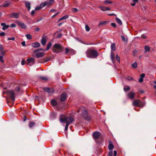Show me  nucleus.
Instances as JSON below:
<instances>
[{
  "instance_id": "1",
  "label": "nucleus",
  "mask_w": 156,
  "mask_h": 156,
  "mask_svg": "<svg viewBox=\"0 0 156 156\" xmlns=\"http://www.w3.org/2000/svg\"><path fill=\"white\" fill-rule=\"evenodd\" d=\"M63 48L60 44H56L53 46L52 50L55 53H58L62 51Z\"/></svg>"
},
{
  "instance_id": "2",
  "label": "nucleus",
  "mask_w": 156,
  "mask_h": 156,
  "mask_svg": "<svg viewBox=\"0 0 156 156\" xmlns=\"http://www.w3.org/2000/svg\"><path fill=\"white\" fill-rule=\"evenodd\" d=\"M54 1V0H49L48 1L45 2L43 3H41L40 6L36 7L35 10V11L38 10L46 6L49 7L53 3Z\"/></svg>"
},
{
  "instance_id": "3",
  "label": "nucleus",
  "mask_w": 156,
  "mask_h": 156,
  "mask_svg": "<svg viewBox=\"0 0 156 156\" xmlns=\"http://www.w3.org/2000/svg\"><path fill=\"white\" fill-rule=\"evenodd\" d=\"M87 56L90 58H94L98 55V53L97 51L94 50H89L87 51Z\"/></svg>"
},
{
  "instance_id": "4",
  "label": "nucleus",
  "mask_w": 156,
  "mask_h": 156,
  "mask_svg": "<svg viewBox=\"0 0 156 156\" xmlns=\"http://www.w3.org/2000/svg\"><path fill=\"white\" fill-rule=\"evenodd\" d=\"M60 118V121L61 122H66V123H69V124L70 123L72 122L73 120V119L72 117H66L63 115H61Z\"/></svg>"
},
{
  "instance_id": "5",
  "label": "nucleus",
  "mask_w": 156,
  "mask_h": 156,
  "mask_svg": "<svg viewBox=\"0 0 156 156\" xmlns=\"http://www.w3.org/2000/svg\"><path fill=\"white\" fill-rule=\"evenodd\" d=\"M82 115L83 118L87 121H90L92 118L91 115L88 114V112L86 110L83 111Z\"/></svg>"
},
{
  "instance_id": "6",
  "label": "nucleus",
  "mask_w": 156,
  "mask_h": 156,
  "mask_svg": "<svg viewBox=\"0 0 156 156\" xmlns=\"http://www.w3.org/2000/svg\"><path fill=\"white\" fill-rule=\"evenodd\" d=\"M133 104L134 106L139 107H142L145 104L143 102L139 99L135 100L133 101Z\"/></svg>"
},
{
  "instance_id": "7",
  "label": "nucleus",
  "mask_w": 156,
  "mask_h": 156,
  "mask_svg": "<svg viewBox=\"0 0 156 156\" xmlns=\"http://www.w3.org/2000/svg\"><path fill=\"white\" fill-rule=\"evenodd\" d=\"M4 93H6V94L9 97L12 101H14V93L13 91L8 90Z\"/></svg>"
},
{
  "instance_id": "8",
  "label": "nucleus",
  "mask_w": 156,
  "mask_h": 156,
  "mask_svg": "<svg viewBox=\"0 0 156 156\" xmlns=\"http://www.w3.org/2000/svg\"><path fill=\"white\" fill-rule=\"evenodd\" d=\"M60 98L61 101H64L67 99V94L65 93H62L60 95Z\"/></svg>"
},
{
  "instance_id": "9",
  "label": "nucleus",
  "mask_w": 156,
  "mask_h": 156,
  "mask_svg": "<svg viewBox=\"0 0 156 156\" xmlns=\"http://www.w3.org/2000/svg\"><path fill=\"white\" fill-rule=\"evenodd\" d=\"M16 23L22 28L25 29L27 28V26L25 24L19 21H17Z\"/></svg>"
},
{
  "instance_id": "10",
  "label": "nucleus",
  "mask_w": 156,
  "mask_h": 156,
  "mask_svg": "<svg viewBox=\"0 0 156 156\" xmlns=\"http://www.w3.org/2000/svg\"><path fill=\"white\" fill-rule=\"evenodd\" d=\"M101 133L99 132L95 131L94 132L93 135L94 139L95 140L98 139L101 136Z\"/></svg>"
},
{
  "instance_id": "11",
  "label": "nucleus",
  "mask_w": 156,
  "mask_h": 156,
  "mask_svg": "<svg viewBox=\"0 0 156 156\" xmlns=\"http://www.w3.org/2000/svg\"><path fill=\"white\" fill-rule=\"evenodd\" d=\"M27 64H28L30 63H32L33 64L35 63V59L33 57H31L28 58L27 59Z\"/></svg>"
},
{
  "instance_id": "12",
  "label": "nucleus",
  "mask_w": 156,
  "mask_h": 156,
  "mask_svg": "<svg viewBox=\"0 0 156 156\" xmlns=\"http://www.w3.org/2000/svg\"><path fill=\"white\" fill-rule=\"evenodd\" d=\"M9 16L11 18H18L19 17V14L16 13H12L11 14H9Z\"/></svg>"
},
{
  "instance_id": "13",
  "label": "nucleus",
  "mask_w": 156,
  "mask_h": 156,
  "mask_svg": "<svg viewBox=\"0 0 156 156\" xmlns=\"http://www.w3.org/2000/svg\"><path fill=\"white\" fill-rule=\"evenodd\" d=\"M134 95L135 94L132 91L130 92L128 94V96L131 99L134 98Z\"/></svg>"
},
{
  "instance_id": "14",
  "label": "nucleus",
  "mask_w": 156,
  "mask_h": 156,
  "mask_svg": "<svg viewBox=\"0 0 156 156\" xmlns=\"http://www.w3.org/2000/svg\"><path fill=\"white\" fill-rule=\"evenodd\" d=\"M1 25L2 26H3L2 29L3 30H6L9 27V25H6V24L4 23H1Z\"/></svg>"
},
{
  "instance_id": "15",
  "label": "nucleus",
  "mask_w": 156,
  "mask_h": 156,
  "mask_svg": "<svg viewBox=\"0 0 156 156\" xmlns=\"http://www.w3.org/2000/svg\"><path fill=\"white\" fill-rule=\"evenodd\" d=\"M44 54V52H38L36 53V56L37 58H41L43 57Z\"/></svg>"
},
{
  "instance_id": "16",
  "label": "nucleus",
  "mask_w": 156,
  "mask_h": 156,
  "mask_svg": "<svg viewBox=\"0 0 156 156\" xmlns=\"http://www.w3.org/2000/svg\"><path fill=\"white\" fill-rule=\"evenodd\" d=\"M111 58L112 62L114 63L115 61V54L112 51L111 52Z\"/></svg>"
},
{
  "instance_id": "17",
  "label": "nucleus",
  "mask_w": 156,
  "mask_h": 156,
  "mask_svg": "<svg viewBox=\"0 0 156 156\" xmlns=\"http://www.w3.org/2000/svg\"><path fill=\"white\" fill-rule=\"evenodd\" d=\"M32 46L33 48H37L39 47L40 46V44L39 43L36 42L34 43H33Z\"/></svg>"
},
{
  "instance_id": "18",
  "label": "nucleus",
  "mask_w": 156,
  "mask_h": 156,
  "mask_svg": "<svg viewBox=\"0 0 156 156\" xmlns=\"http://www.w3.org/2000/svg\"><path fill=\"white\" fill-rule=\"evenodd\" d=\"M25 3L26 7L27 8L28 10H29L30 9V3L29 2H26Z\"/></svg>"
},
{
  "instance_id": "19",
  "label": "nucleus",
  "mask_w": 156,
  "mask_h": 156,
  "mask_svg": "<svg viewBox=\"0 0 156 156\" xmlns=\"http://www.w3.org/2000/svg\"><path fill=\"white\" fill-rule=\"evenodd\" d=\"M108 23V21H101L99 23L98 26L99 27H101L103 25L107 24Z\"/></svg>"
},
{
  "instance_id": "20",
  "label": "nucleus",
  "mask_w": 156,
  "mask_h": 156,
  "mask_svg": "<svg viewBox=\"0 0 156 156\" xmlns=\"http://www.w3.org/2000/svg\"><path fill=\"white\" fill-rule=\"evenodd\" d=\"M145 74L144 73L142 74L140 76V78L139 80V81L140 82H142L143 81V78L145 77Z\"/></svg>"
},
{
  "instance_id": "21",
  "label": "nucleus",
  "mask_w": 156,
  "mask_h": 156,
  "mask_svg": "<svg viewBox=\"0 0 156 156\" xmlns=\"http://www.w3.org/2000/svg\"><path fill=\"white\" fill-rule=\"evenodd\" d=\"M41 43L43 45H44L46 44V41L44 37L42 38L41 41Z\"/></svg>"
},
{
  "instance_id": "22",
  "label": "nucleus",
  "mask_w": 156,
  "mask_h": 156,
  "mask_svg": "<svg viewBox=\"0 0 156 156\" xmlns=\"http://www.w3.org/2000/svg\"><path fill=\"white\" fill-rule=\"evenodd\" d=\"M50 60V59L49 58L45 57L43 60H41V61L40 62L43 63L44 62H48Z\"/></svg>"
},
{
  "instance_id": "23",
  "label": "nucleus",
  "mask_w": 156,
  "mask_h": 156,
  "mask_svg": "<svg viewBox=\"0 0 156 156\" xmlns=\"http://www.w3.org/2000/svg\"><path fill=\"white\" fill-rule=\"evenodd\" d=\"M51 104L53 105L54 106H55L57 105V102L55 100L53 99L51 101Z\"/></svg>"
},
{
  "instance_id": "24",
  "label": "nucleus",
  "mask_w": 156,
  "mask_h": 156,
  "mask_svg": "<svg viewBox=\"0 0 156 156\" xmlns=\"http://www.w3.org/2000/svg\"><path fill=\"white\" fill-rule=\"evenodd\" d=\"M130 90V87L129 86H125L124 87L123 90L124 91L126 92Z\"/></svg>"
},
{
  "instance_id": "25",
  "label": "nucleus",
  "mask_w": 156,
  "mask_h": 156,
  "mask_svg": "<svg viewBox=\"0 0 156 156\" xmlns=\"http://www.w3.org/2000/svg\"><path fill=\"white\" fill-rule=\"evenodd\" d=\"M115 20L117 23L120 25H122V22L121 20L119 18L117 17L115 19Z\"/></svg>"
},
{
  "instance_id": "26",
  "label": "nucleus",
  "mask_w": 156,
  "mask_h": 156,
  "mask_svg": "<svg viewBox=\"0 0 156 156\" xmlns=\"http://www.w3.org/2000/svg\"><path fill=\"white\" fill-rule=\"evenodd\" d=\"M69 18V16L67 15H66L62 16V18H61L58 21H60L61 20H65L67 19H68Z\"/></svg>"
},
{
  "instance_id": "27",
  "label": "nucleus",
  "mask_w": 156,
  "mask_h": 156,
  "mask_svg": "<svg viewBox=\"0 0 156 156\" xmlns=\"http://www.w3.org/2000/svg\"><path fill=\"white\" fill-rule=\"evenodd\" d=\"M108 147L109 150H111L113 149L114 147V146L112 144H109Z\"/></svg>"
},
{
  "instance_id": "28",
  "label": "nucleus",
  "mask_w": 156,
  "mask_h": 156,
  "mask_svg": "<svg viewBox=\"0 0 156 156\" xmlns=\"http://www.w3.org/2000/svg\"><path fill=\"white\" fill-rule=\"evenodd\" d=\"M39 78L41 80L44 81H47L48 80V78L45 77L40 76L39 77Z\"/></svg>"
},
{
  "instance_id": "29",
  "label": "nucleus",
  "mask_w": 156,
  "mask_h": 156,
  "mask_svg": "<svg viewBox=\"0 0 156 156\" xmlns=\"http://www.w3.org/2000/svg\"><path fill=\"white\" fill-rule=\"evenodd\" d=\"M35 123L34 122H31L29 123V126L30 128H31L34 125H35Z\"/></svg>"
},
{
  "instance_id": "30",
  "label": "nucleus",
  "mask_w": 156,
  "mask_h": 156,
  "mask_svg": "<svg viewBox=\"0 0 156 156\" xmlns=\"http://www.w3.org/2000/svg\"><path fill=\"white\" fill-rule=\"evenodd\" d=\"M137 64L136 62H134L132 64V67L133 68H136L137 67Z\"/></svg>"
},
{
  "instance_id": "31",
  "label": "nucleus",
  "mask_w": 156,
  "mask_h": 156,
  "mask_svg": "<svg viewBox=\"0 0 156 156\" xmlns=\"http://www.w3.org/2000/svg\"><path fill=\"white\" fill-rule=\"evenodd\" d=\"M43 50V49L42 48H38V49H36V50H34V53H35L37 52L40 51H42Z\"/></svg>"
},
{
  "instance_id": "32",
  "label": "nucleus",
  "mask_w": 156,
  "mask_h": 156,
  "mask_svg": "<svg viewBox=\"0 0 156 156\" xmlns=\"http://www.w3.org/2000/svg\"><path fill=\"white\" fill-rule=\"evenodd\" d=\"M44 91L45 92H51V90L50 88H44Z\"/></svg>"
},
{
  "instance_id": "33",
  "label": "nucleus",
  "mask_w": 156,
  "mask_h": 156,
  "mask_svg": "<svg viewBox=\"0 0 156 156\" xmlns=\"http://www.w3.org/2000/svg\"><path fill=\"white\" fill-rule=\"evenodd\" d=\"M150 48L148 46L146 45L145 46V50L146 52L149 51H150Z\"/></svg>"
},
{
  "instance_id": "34",
  "label": "nucleus",
  "mask_w": 156,
  "mask_h": 156,
  "mask_svg": "<svg viewBox=\"0 0 156 156\" xmlns=\"http://www.w3.org/2000/svg\"><path fill=\"white\" fill-rule=\"evenodd\" d=\"M51 45L52 43L51 42H50L47 45L46 50H48L50 48Z\"/></svg>"
},
{
  "instance_id": "35",
  "label": "nucleus",
  "mask_w": 156,
  "mask_h": 156,
  "mask_svg": "<svg viewBox=\"0 0 156 156\" xmlns=\"http://www.w3.org/2000/svg\"><path fill=\"white\" fill-rule=\"evenodd\" d=\"M111 49L112 50L115 51V43H113L111 45Z\"/></svg>"
},
{
  "instance_id": "36",
  "label": "nucleus",
  "mask_w": 156,
  "mask_h": 156,
  "mask_svg": "<svg viewBox=\"0 0 156 156\" xmlns=\"http://www.w3.org/2000/svg\"><path fill=\"white\" fill-rule=\"evenodd\" d=\"M25 36L28 39H31L32 37V36L30 34H27Z\"/></svg>"
},
{
  "instance_id": "37",
  "label": "nucleus",
  "mask_w": 156,
  "mask_h": 156,
  "mask_svg": "<svg viewBox=\"0 0 156 156\" xmlns=\"http://www.w3.org/2000/svg\"><path fill=\"white\" fill-rule=\"evenodd\" d=\"M104 3L106 5H108V4L112 3L113 2L112 1H108V0H105L104 2Z\"/></svg>"
},
{
  "instance_id": "38",
  "label": "nucleus",
  "mask_w": 156,
  "mask_h": 156,
  "mask_svg": "<svg viewBox=\"0 0 156 156\" xmlns=\"http://www.w3.org/2000/svg\"><path fill=\"white\" fill-rule=\"evenodd\" d=\"M99 8L102 11H106V7L103 6H101L99 7Z\"/></svg>"
},
{
  "instance_id": "39",
  "label": "nucleus",
  "mask_w": 156,
  "mask_h": 156,
  "mask_svg": "<svg viewBox=\"0 0 156 156\" xmlns=\"http://www.w3.org/2000/svg\"><path fill=\"white\" fill-rule=\"evenodd\" d=\"M121 37L122 39V40L123 41H124V42L125 41L126 42H127V39H126V38L123 36L121 35Z\"/></svg>"
},
{
  "instance_id": "40",
  "label": "nucleus",
  "mask_w": 156,
  "mask_h": 156,
  "mask_svg": "<svg viewBox=\"0 0 156 156\" xmlns=\"http://www.w3.org/2000/svg\"><path fill=\"white\" fill-rule=\"evenodd\" d=\"M85 29L86 31L87 32L89 31L90 30V28L87 25L85 26Z\"/></svg>"
},
{
  "instance_id": "41",
  "label": "nucleus",
  "mask_w": 156,
  "mask_h": 156,
  "mask_svg": "<svg viewBox=\"0 0 156 156\" xmlns=\"http://www.w3.org/2000/svg\"><path fill=\"white\" fill-rule=\"evenodd\" d=\"M10 3L9 2H7L3 4V7H7L10 5Z\"/></svg>"
},
{
  "instance_id": "42",
  "label": "nucleus",
  "mask_w": 156,
  "mask_h": 156,
  "mask_svg": "<svg viewBox=\"0 0 156 156\" xmlns=\"http://www.w3.org/2000/svg\"><path fill=\"white\" fill-rule=\"evenodd\" d=\"M116 59L117 61L119 62H120V57L119 56L117 55L116 56Z\"/></svg>"
},
{
  "instance_id": "43",
  "label": "nucleus",
  "mask_w": 156,
  "mask_h": 156,
  "mask_svg": "<svg viewBox=\"0 0 156 156\" xmlns=\"http://www.w3.org/2000/svg\"><path fill=\"white\" fill-rule=\"evenodd\" d=\"M69 123H66V125L65 126V130L66 131L67 130V129H68V126L69 125Z\"/></svg>"
},
{
  "instance_id": "44",
  "label": "nucleus",
  "mask_w": 156,
  "mask_h": 156,
  "mask_svg": "<svg viewBox=\"0 0 156 156\" xmlns=\"http://www.w3.org/2000/svg\"><path fill=\"white\" fill-rule=\"evenodd\" d=\"M62 34L59 33L56 36V37L57 38H59L62 36Z\"/></svg>"
},
{
  "instance_id": "45",
  "label": "nucleus",
  "mask_w": 156,
  "mask_h": 156,
  "mask_svg": "<svg viewBox=\"0 0 156 156\" xmlns=\"http://www.w3.org/2000/svg\"><path fill=\"white\" fill-rule=\"evenodd\" d=\"M65 51H66V53H65L66 54H68V52H69V51H70V49L68 48H66Z\"/></svg>"
},
{
  "instance_id": "46",
  "label": "nucleus",
  "mask_w": 156,
  "mask_h": 156,
  "mask_svg": "<svg viewBox=\"0 0 156 156\" xmlns=\"http://www.w3.org/2000/svg\"><path fill=\"white\" fill-rule=\"evenodd\" d=\"M111 25L114 28H115L116 27V24L115 23H111Z\"/></svg>"
},
{
  "instance_id": "47",
  "label": "nucleus",
  "mask_w": 156,
  "mask_h": 156,
  "mask_svg": "<svg viewBox=\"0 0 156 156\" xmlns=\"http://www.w3.org/2000/svg\"><path fill=\"white\" fill-rule=\"evenodd\" d=\"M5 35V33L4 32H2L0 33V36H4Z\"/></svg>"
},
{
  "instance_id": "48",
  "label": "nucleus",
  "mask_w": 156,
  "mask_h": 156,
  "mask_svg": "<svg viewBox=\"0 0 156 156\" xmlns=\"http://www.w3.org/2000/svg\"><path fill=\"white\" fill-rule=\"evenodd\" d=\"M16 27V25L15 23L12 24L10 25L11 28L15 27Z\"/></svg>"
},
{
  "instance_id": "49",
  "label": "nucleus",
  "mask_w": 156,
  "mask_h": 156,
  "mask_svg": "<svg viewBox=\"0 0 156 156\" xmlns=\"http://www.w3.org/2000/svg\"><path fill=\"white\" fill-rule=\"evenodd\" d=\"M25 63V61L24 60V59H23L22 61H21V64L22 65H24Z\"/></svg>"
},
{
  "instance_id": "50",
  "label": "nucleus",
  "mask_w": 156,
  "mask_h": 156,
  "mask_svg": "<svg viewBox=\"0 0 156 156\" xmlns=\"http://www.w3.org/2000/svg\"><path fill=\"white\" fill-rule=\"evenodd\" d=\"M3 50L2 45L0 44V51H2Z\"/></svg>"
},
{
  "instance_id": "51",
  "label": "nucleus",
  "mask_w": 156,
  "mask_h": 156,
  "mask_svg": "<svg viewBox=\"0 0 156 156\" xmlns=\"http://www.w3.org/2000/svg\"><path fill=\"white\" fill-rule=\"evenodd\" d=\"M3 56L0 55V61H1V62H4V61L3 60Z\"/></svg>"
},
{
  "instance_id": "52",
  "label": "nucleus",
  "mask_w": 156,
  "mask_h": 156,
  "mask_svg": "<svg viewBox=\"0 0 156 156\" xmlns=\"http://www.w3.org/2000/svg\"><path fill=\"white\" fill-rule=\"evenodd\" d=\"M78 9L75 8H73V11L74 12H76L78 11Z\"/></svg>"
},
{
  "instance_id": "53",
  "label": "nucleus",
  "mask_w": 156,
  "mask_h": 156,
  "mask_svg": "<svg viewBox=\"0 0 156 156\" xmlns=\"http://www.w3.org/2000/svg\"><path fill=\"white\" fill-rule=\"evenodd\" d=\"M15 39V38L14 37H12V38H8V40H12L14 41Z\"/></svg>"
},
{
  "instance_id": "54",
  "label": "nucleus",
  "mask_w": 156,
  "mask_h": 156,
  "mask_svg": "<svg viewBox=\"0 0 156 156\" xmlns=\"http://www.w3.org/2000/svg\"><path fill=\"white\" fill-rule=\"evenodd\" d=\"M113 154V152L112 151H110L109 152L108 156H112Z\"/></svg>"
},
{
  "instance_id": "55",
  "label": "nucleus",
  "mask_w": 156,
  "mask_h": 156,
  "mask_svg": "<svg viewBox=\"0 0 156 156\" xmlns=\"http://www.w3.org/2000/svg\"><path fill=\"white\" fill-rule=\"evenodd\" d=\"M127 79L128 80H130L133 79L132 77L131 76H128L127 78Z\"/></svg>"
},
{
  "instance_id": "56",
  "label": "nucleus",
  "mask_w": 156,
  "mask_h": 156,
  "mask_svg": "<svg viewBox=\"0 0 156 156\" xmlns=\"http://www.w3.org/2000/svg\"><path fill=\"white\" fill-rule=\"evenodd\" d=\"M21 44L23 46H26V44H25V41H23L21 42Z\"/></svg>"
},
{
  "instance_id": "57",
  "label": "nucleus",
  "mask_w": 156,
  "mask_h": 156,
  "mask_svg": "<svg viewBox=\"0 0 156 156\" xmlns=\"http://www.w3.org/2000/svg\"><path fill=\"white\" fill-rule=\"evenodd\" d=\"M141 36L143 38H147L146 36L144 34H142Z\"/></svg>"
},
{
  "instance_id": "58",
  "label": "nucleus",
  "mask_w": 156,
  "mask_h": 156,
  "mask_svg": "<svg viewBox=\"0 0 156 156\" xmlns=\"http://www.w3.org/2000/svg\"><path fill=\"white\" fill-rule=\"evenodd\" d=\"M5 54V52L2 51L1 52V55H2L1 56H4Z\"/></svg>"
},
{
  "instance_id": "59",
  "label": "nucleus",
  "mask_w": 156,
  "mask_h": 156,
  "mask_svg": "<svg viewBox=\"0 0 156 156\" xmlns=\"http://www.w3.org/2000/svg\"><path fill=\"white\" fill-rule=\"evenodd\" d=\"M16 91H18L20 90V87H18L16 88Z\"/></svg>"
},
{
  "instance_id": "60",
  "label": "nucleus",
  "mask_w": 156,
  "mask_h": 156,
  "mask_svg": "<svg viewBox=\"0 0 156 156\" xmlns=\"http://www.w3.org/2000/svg\"><path fill=\"white\" fill-rule=\"evenodd\" d=\"M27 116H24L23 117V121H26V120H27Z\"/></svg>"
},
{
  "instance_id": "61",
  "label": "nucleus",
  "mask_w": 156,
  "mask_h": 156,
  "mask_svg": "<svg viewBox=\"0 0 156 156\" xmlns=\"http://www.w3.org/2000/svg\"><path fill=\"white\" fill-rule=\"evenodd\" d=\"M59 13V12H57L55 14L52 16V17H55V16H56L57 15H58Z\"/></svg>"
},
{
  "instance_id": "62",
  "label": "nucleus",
  "mask_w": 156,
  "mask_h": 156,
  "mask_svg": "<svg viewBox=\"0 0 156 156\" xmlns=\"http://www.w3.org/2000/svg\"><path fill=\"white\" fill-rule=\"evenodd\" d=\"M117 152L116 151H114V156H116L117 155Z\"/></svg>"
},
{
  "instance_id": "63",
  "label": "nucleus",
  "mask_w": 156,
  "mask_h": 156,
  "mask_svg": "<svg viewBox=\"0 0 156 156\" xmlns=\"http://www.w3.org/2000/svg\"><path fill=\"white\" fill-rule=\"evenodd\" d=\"M35 13V11L34 10L32 11L31 12V15L32 16H34Z\"/></svg>"
},
{
  "instance_id": "64",
  "label": "nucleus",
  "mask_w": 156,
  "mask_h": 156,
  "mask_svg": "<svg viewBox=\"0 0 156 156\" xmlns=\"http://www.w3.org/2000/svg\"><path fill=\"white\" fill-rule=\"evenodd\" d=\"M39 30H40V28L38 27L36 28L35 30L36 31H38Z\"/></svg>"
}]
</instances>
